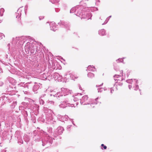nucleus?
Returning <instances> with one entry per match:
<instances>
[{
    "label": "nucleus",
    "instance_id": "obj_5",
    "mask_svg": "<svg viewBox=\"0 0 152 152\" xmlns=\"http://www.w3.org/2000/svg\"><path fill=\"white\" fill-rule=\"evenodd\" d=\"M53 139L55 140L54 138H52L49 136L45 137L44 139L42 140V146H44L48 143L50 145L52 144Z\"/></svg>",
    "mask_w": 152,
    "mask_h": 152
},
{
    "label": "nucleus",
    "instance_id": "obj_50",
    "mask_svg": "<svg viewBox=\"0 0 152 152\" xmlns=\"http://www.w3.org/2000/svg\"><path fill=\"white\" fill-rule=\"evenodd\" d=\"M118 61H120V62H123L124 61V60H123V59L122 58H119L118 60Z\"/></svg>",
    "mask_w": 152,
    "mask_h": 152
},
{
    "label": "nucleus",
    "instance_id": "obj_55",
    "mask_svg": "<svg viewBox=\"0 0 152 152\" xmlns=\"http://www.w3.org/2000/svg\"><path fill=\"white\" fill-rule=\"evenodd\" d=\"M45 95V94H42L41 95V97L39 98H41L43 99V98L44 97V96Z\"/></svg>",
    "mask_w": 152,
    "mask_h": 152
},
{
    "label": "nucleus",
    "instance_id": "obj_6",
    "mask_svg": "<svg viewBox=\"0 0 152 152\" xmlns=\"http://www.w3.org/2000/svg\"><path fill=\"white\" fill-rule=\"evenodd\" d=\"M32 83V82H28L26 83H24L21 82L18 84V85L20 87H21V89L22 90L24 89H29L31 88L32 87V85H30Z\"/></svg>",
    "mask_w": 152,
    "mask_h": 152
},
{
    "label": "nucleus",
    "instance_id": "obj_45",
    "mask_svg": "<svg viewBox=\"0 0 152 152\" xmlns=\"http://www.w3.org/2000/svg\"><path fill=\"white\" fill-rule=\"evenodd\" d=\"M121 76L119 75H115L114 76V78H119L120 77H121Z\"/></svg>",
    "mask_w": 152,
    "mask_h": 152
},
{
    "label": "nucleus",
    "instance_id": "obj_26",
    "mask_svg": "<svg viewBox=\"0 0 152 152\" xmlns=\"http://www.w3.org/2000/svg\"><path fill=\"white\" fill-rule=\"evenodd\" d=\"M23 138L25 142H28L30 140L29 137L27 135H25L24 136Z\"/></svg>",
    "mask_w": 152,
    "mask_h": 152
},
{
    "label": "nucleus",
    "instance_id": "obj_13",
    "mask_svg": "<svg viewBox=\"0 0 152 152\" xmlns=\"http://www.w3.org/2000/svg\"><path fill=\"white\" fill-rule=\"evenodd\" d=\"M92 16V14L91 12H88V13H84L82 14L81 16V19H86L88 20L90 19H91V18Z\"/></svg>",
    "mask_w": 152,
    "mask_h": 152
},
{
    "label": "nucleus",
    "instance_id": "obj_49",
    "mask_svg": "<svg viewBox=\"0 0 152 152\" xmlns=\"http://www.w3.org/2000/svg\"><path fill=\"white\" fill-rule=\"evenodd\" d=\"M44 18V16H40L39 17V19L40 20H41Z\"/></svg>",
    "mask_w": 152,
    "mask_h": 152
},
{
    "label": "nucleus",
    "instance_id": "obj_54",
    "mask_svg": "<svg viewBox=\"0 0 152 152\" xmlns=\"http://www.w3.org/2000/svg\"><path fill=\"white\" fill-rule=\"evenodd\" d=\"M96 4H98V2L99 3L100 2V1L99 0H96Z\"/></svg>",
    "mask_w": 152,
    "mask_h": 152
},
{
    "label": "nucleus",
    "instance_id": "obj_59",
    "mask_svg": "<svg viewBox=\"0 0 152 152\" xmlns=\"http://www.w3.org/2000/svg\"><path fill=\"white\" fill-rule=\"evenodd\" d=\"M78 86H79V89L80 90H82V88H81L80 85H79Z\"/></svg>",
    "mask_w": 152,
    "mask_h": 152
},
{
    "label": "nucleus",
    "instance_id": "obj_60",
    "mask_svg": "<svg viewBox=\"0 0 152 152\" xmlns=\"http://www.w3.org/2000/svg\"><path fill=\"white\" fill-rule=\"evenodd\" d=\"M114 91V90L113 89H112L111 88V90H110V93L112 94L113 93V92Z\"/></svg>",
    "mask_w": 152,
    "mask_h": 152
},
{
    "label": "nucleus",
    "instance_id": "obj_38",
    "mask_svg": "<svg viewBox=\"0 0 152 152\" xmlns=\"http://www.w3.org/2000/svg\"><path fill=\"white\" fill-rule=\"evenodd\" d=\"M4 35L1 33H0V40L4 37Z\"/></svg>",
    "mask_w": 152,
    "mask_h": 152
},
{
    "label": "nucleus",
    "instance_id": "obj_20",
    "mask_svg": "<svg viewBox=\"0 0 152 152\" xmlns=\"http://www.w3.org/2000/svg\"><path fill=\"white\" fill-rule=\"evenodd\" d=\"M99 34L101 36H103L106 35V31L104 29L99 31Z\"/></svg>",
    "mask_w": 152,
    "mask_h": 152
},
{
    "label": "nucleus",
    "instance_id": "obj_23",
    "mask_svg": "<svg viewBox=\"0 0 152 152\" xmlns=\"http://www.w3.org/2000/svg\"><path fill=\"white\" fill-rule=\"evenodd\" d=\"M39 106L37 104H34L33 106V109L34 111H38L39 110Z\"/></svg>",
    "mask_w": 152,
    "mask_h": 152
},
{
    "label": "nucleus",
    "instance_id": "obj_47",
    "mask_svg": "<svg viewBox=\"0 0 152 152\" xmlns=\"http://www.w3.org/2000/svg\"><path fill=\"white\" fill-rule=\"evenodd\" d=\"M101 146L102 147H103V148H104V149H106L107 147V146L105 145H104V144H102L101 145Z\"/></svg>",
    "mask_w": 152,
    "mask_h": 152
},
{
    "label": "nucleus",
    "instance_id": "obj_52",
    "mask_svg": "<svg viewBox=\"0 0 152 152\" xmlns=\"http://www.w3.org/2000/svg\"><path fill=\"white\" fill-rule=\"evenodd\" d=\"M41 133H43L44 135H46L47 134V133L43 131H42L41 132Z\"/></svg>",
    "mask_w": 152,
    "mask_h": 152
},
{
    "label": "nucleus",
    "instance_id": "obj_22",
    "mask_svg": "<svg viewBox=\"0 0 152 152\" xmlns=\"http://www.w3.org/2000/svg\"><path fill=\"white\" fill-rule=\"evenodd\" d=\"M66 76L67 77H65V78L69 79V77L70 79H71L72 80H74V78H76L74 76L72 75H71L70 74H66Z\"/></svg>",
    "mask_w": 152,
    "mask_h": 152
},
{
    "label": "nucleus",
    "instance_id": "obj_64",
    "mask_svg": "<svg viewBox=\"0 0 152 152\" xmlns=\"http://www.w3.org/2000/svg\"><path fill=\"white\" fill-rule=\"evenodd\" d=\"M61 59H62V60H64V61H65V60H64V59H63L62 57H61Z\"/></svg>",
    "mask_w": 152,
    "mask_h": 152
},
{
    "label": "nucleus",
    "instance_id": "obj_9",
    "mask_svg": "<svg viewBox=\"0 0 152 152\" xmlns=\"http://www.w3.org/2000/svg\"><path fill=\"white\" fill-rule=\"evenodd\" d=\"M64 130V129L61 126L58 127L53 133L54 137L55 138H56L58 135L61 134Z\"/></svg>",
    "mask_w": 152,
    "mask_h": 152
},
{
    "label": "nucleus",
    "instance_id": "obj_2",
    "mask_svg": "<svg viewBox=\"0 0 152 152\" xmlns=\"http://www.w3.org/2000/svg\"><path fill=\"white\" fill-rule=\"evenodd\" d=\"M63 99L64 101L61 102V104L59 105L60 107L63 108H65L67 107H75L77 106L78 103V102L75 103H76V106H75V104L74 103H71L70 100L68 98H64V99Z\"/></svg>",
    "mask_w": 152,
    "mask_h": 152
},
{
    "label": "nucleus",
    "instance_id": "obj_27",
    "mask_svg": "<svg viewBox=\"0 0 152 152\" xmlns=\"http://www.w3.org/2000/svg\"><path fill=\"white\" fill-rule=\"evenodd\" d=\"M39 102L40 105H44L45 104V102L44 101V99L41 98H39Z\"/></svg>",
    "mask_w": 152,
    "mask_h": 152
},
{
    "label": "nucleus",
    "instance_id": "obj_61",
    "mask_svg": "<svg viewBox=\"0 0 152 152\" xmlns=\"http://www.w3.org/2000/svg\"><path fill=\"white\" fill-rule=\"evenodd\" d=\"M3 84V83L1 82L0 81V86H2Z\"/></svg>",
    "mask_w": 152,
    "mask_h": 152
},
{
    "label": "nucleus",
    "instance_id": "obj_16",
    "mask_svg": "<svg viewBox=\"0 0 152 152\" xmlns=\"http://www.w3.org/2000/svg\"><path fill=\"white\" fill-rule=\"evenodd\" d=\"M56 23L54 22H52L50 24V30L55 31L57 30V27Z\"/></svg>",
    "mask_w": 152,
    "mask_h": 152
},
{
    "label": "nucleus",
    "instance_id": "obj_28",
    "mask_svg": "<svg viewBox=\"0 0 152 152\" xmlns=\"http://www.w3.org/2000/svg\"><path fill=\"white\" fill-rule=\"evenodd\" d=\"M28 89H24L22 90L25 94L27 95H30V93Z\"/></svg>",
    "mask_w": 152,
    "mask_h": 152
},
{
    "label": "nucleus",
    "instance_id": "obj_12",
    "mask_svg": "<svg viewBox=\"0 0 152 152\" xmlns=\"http://www.w3.org/2000/svg\"><path fill=\"white\" fill-rule=\"evenodd\" d=\"M30 53L31 54L36 53L38 50V47L35 45H33L32 44L30 45Z\"/></svg>",
    "mask_w": 152,
    "mask_h": 152
},
{
    "label": "nucleus",
    "instance_id": "obj_29",
    "mask_svg": "<svg viewBox=\"0 0 152 152\" xmlns=\"http://www.w3.org/2000/svg\"><path fill=\"white\" fill-rule=\"evenodd\" d=\"M24 37L23 36H22L21 37H16L15 39V40L16 41H18L19 40L22 41V39H24Z\"/></svg>",
    "mask_w": 152,
    "mask_h": 152
},
{
    "label": "nucleus",
    "instance_id": "obj_63",
    "mask_svg": "<svg viewBox=\"0 0 152 152\" xmlns=\"http://www.w3.org/2000/svg\"><path fill=\"white\" fill-rule=\"evenodd\" d=\"M0 152H4V151L3 150H0Z\"/></svg>",
    "mask_w": 152,
    "mask_h": 152
},
{
    "label": "nucleus",
    "instance_id": "obj_25",
    "mask_svg": "<svg viewBox=\"0 0 152 152\" xmlns=\"http://www.w3.org/2000/svg\"><path fill=\"white\" fill-rule=\"evenodd\" d=\"M59 75V74L58 73H55L53 75V77L54 78L55 80H56L58 79Z\"/></svg>",
    "mask_w": 152,
    "mask_h": 152
},
{
    "label": "nucleus",
    "instance_id": "obj_62",
    "mask_svg": "<svg viewBox=\"0 0 152 152\" xmlns=\"http://www.w3.org/2000/svg\"><path fill=\"white\" fill-rule=\"evenodd\" d=\"M70 127H71V126L69 125V126H67V129H70Z\"/></svg>",
    "mask_w": 152,
    "mask_h": 152
},
{
    "label": "nucleus",
    "instance_id": "obj_42",
    "mask_svg": "<svg viewBox=\"0 0 152 152\" xmlns=\"http://www.w3.org/2000/svg\"><path fill=\"white\" fill-rule=\"evenodd\" d=\"M21 104L23 106H26L27 105V103L23 102H22Z\"/></svg>",
    "mask_w": 152,
    "mask_h": 152
},
{
    "label": "nucleus",
    "instance_id": "obj_21",
    "mask_svg": "<svg viewBox=\"0 0 152 152\" xmlns=\"http://www.w3.org/2000/svg\"><path fill=\"white\" fill-rule=\"evenodd\" d=\"M87 69L89 71L94 72L96 70L95 67L93 66L89 65L87 67Z\"/></svg>",
    "mask_w": 152,
    "mask_h": 152
},
{
    "label": "nucleus",
    "instance_id": "obj_8",
    "mask_svg": "<svg viewBox=\"0 0 152 152\" xmlns=\"http://www.w3.org/2000/svg\"><path fill=\"white\" fill-rule=\"evenodd\" d=\"M126 82L132 84L134 83L135 84V86H133L134 90L137 91L139 89V86L137 85L138 83V80H137L135 79H134L133 80L132 79H129L126 80Z\"/></svg>",
    "mask_w": 152,
    "mask_h": 152
},
{
    "label": "nucleus",
    "instance_id": "obj_15",
    "mask_svg": "<svg viewBox=\"0 0 152 152\" xmlns=\"http://www.w3.org/2000/svg\"><path fill=\"white\" fill-rule=\"evenodd\" d=\"M34 136L33 137V140L35 142H38L40 141L41 139V136L39 135H37L36 131L34 132Z\"/></svg>",
    "mask_w": 152,
    "mask_h": 152
},
{
    "label": "nucleus",
    "instance_id": "obj_11",
    "mask_svg": "<svg viewBox=\"0 0 152 152\" xmlns=\"http://www.w3.org/2000/svg\"><path fill=\"white\" fill-rule=\"evenodd\" d=\"M58 24L61 27H64L67 30L69 29V24L63 20H60V21L58 23Z\"/></svg>",
    "mask_w": 152,
    "mask_h": 152
},
{
    "label": "nucleus",
    "instance_id": "obj_30",
    "mask_svg": "<svg viewBox=\"0 0 152 152\" xmlns=\"http://www.w3.org/2000/svg\"><path fill=\"white\" fill-rule=\"evenodd\" d=\"M51 63H52V65L50 64V63L49 62V64H50V65L49 66V67L50 68H52L53 69H55V64L52 61H51Z\"/></svg>",
    "mask_w": 152,
    "mask_h": 152
},
{
    "label": "nucleus",
    "instance_id": "obj_58",
    "mask_svg": "<svg viewBox=\"0 0 152 152\" xmlns=\"http://www.w3.org/2000/svg\"><path fill=\"white\" fill-rule=\"evenodd\" d=\"M103 83H102V84H101V85H98V86H97V85H96V87H100V86H102V85H103Z\"/></svg>",
    "mask_w": 152,
    "mask_h": 152
},
{
    "label": "nucleus",
    "instance_id": "obj_4",
    "mask_svg": "<svg viewBox=\"0 0 152 152\" xmlns=\"http://www.w3.org/2000/svg\"><path fill=\"white\" fill-rule=\"evenodd\" d=\"M44 106L43 110L45 113L46 120L48 121H52L53 119L52 111L48 107H45V105Z\"/></svg>",
    "mask_w": 152,
    "mask_h": 152
},
{
    "label": "nucleus",
    "instance_id": "obj_3",
    "mask_svg": "<svg viewBox=\"0 0 152 152\" xmlns=\"http://www.w3.org/2000/svg\"><path fill=\"white\" fill-rule=\"evenodd\" d=\"M88 98V97L87 95H85L83 96L80 99V103L81 104L83 105H86L87 104H90L91 106L94 107V105L97 104L98 102L97 100L98 99V97H97L94 99H91V103L87 102Z\"/></svg>",
    "mask_w": 152,
    "mask_h": 152
},
{
    "label": "nucleus",
    "instance_id": "obj_19",
    "mask_svg": "<svg viewBox=\"0 0 152 152\" xmlns=\"http://www.w3.org/2000/svg\"><path fill=\"white\" fill-rule=\"evenodd\" d=\"M29 44H30V43H29L28 42H27L26 44L27 45H25V51L27 54H28L29 52H30V45L28 46Z\"/></svg>",
    "mask_w": 152,
    "mask_h": 152
},
{
    "label": "nucleus",
    "instance_id": "obj_33",
    "mask_svg": "<svg viewBox=\"0 0 152 152\" xmlns=\"http://www.w3.org/2000/svg\"><path fill=\"white\" fill-rule=\"evenodd\" d=\"M63 116L58 115L57 119L58 120L62 121V119H63Z\"/></svg>",
    "mask_w": 152,
    "mask_h": 152
},
{
    "label": "nucleus",
    "instance_id": "obj_56",
    "mask_svg": "<svg viewBox=\"0 0 152 152\" xmlns=\"http://www.w3.org/2000/svg\"><path fill=\"white\" fill-rule=\"evenodd\" d=\"M27 5H26L25 7V11L26 12V10H27Z\"/></svg>",
    "mask_w": 152,
    "mask_h": 152
},
{
    "label": "nucleus",
    "instance_id": "obj_51",
    "mask_svg": "<svg viewBox=\"0 0 152 152\" xmlns=\"http://www.w3.org/2000/svg\"><path fill=\"white\" fill-rule=\"evenodd\" d=\"M60 10L58 8H55V11L56 12H58Z\"/></svg>",
    "mask_w": 152,
    "mask_h": 152
},
{
    "label": "nucleus",
    "instance_id": "obj_36",
    "mask_svg": "<svg viewBox=\"0 0 152 152\" xmlns=\"http://www.w3.org/2000/svg\"><path fill=\"white\" fill-rule=\"evenodd\" d=\"M59 0H50V1L53 4L57 3L59 1Z\"/></svg>",
    "mask_w": 152,
    "mask_h": 152
},
{
    "label": "nucleus",
    "instance_id": "obj_48",
    "mask_svg": "<svg viewBox=\"0 0 152 152\" xmlns=\"http://www.w3.org/2000/svg\"><path fill=\"white\" fill-rule=\"evenodd\" d=\"M52 121L53 122H51L52 123V125L54 126V125L56 124V122L53 121Z\"/></svg>",
    "mask_w": 152,
    "mask_h": 152
},
{
    "label": "nucleus",
    "instance_id": "obj_46",
    "mask_svg": "<svg viewBox=\"0 0 152 152\" xmlns=\"http://www.w3.org/2000/svg\"><path fill=\"white\" fill-rule=\"evenodd\" d=\"M114 80H115V81H116V80H117V81H122L123 80V79L122 78V77H121V78H119V79H115V78L114 79Z\"/></svg>",
    "mask_w": 152,
    "mask_h": 152
},
{
    "label": "nucleus",
    "instance_id": "obj_18",
    "mask_svg": "<svg viewBox=\"0 0 152 152\" xmlns=\"http://www.w3.org/2000/svg\"><path fill=\"white\" fill-rule=\"evenodd\" d=\"M21 11L22 10L21 8H20L18 9L17 12L15 13V15L17 18H19L20 17L21 15Z\"/></svg>",
    "mask_w": 152,
    "mask_h": 152
},
{
    "label": "nucleus",
    "instance_id": "obj_43",
    "mask_svg": "<svg viewBox=\"0 0 152 152\" xmlns=\"http://www.w3.org/2000/svg\"><path fill=\"white\" fill-rule=\"evenodd\" d=\"M18 142L19 143H20V145L21 144H23V141L22 140H18Z\"/></svg>",
    "mask_w": 152,
    "mask_h": 152
},
{
    "label": "nucleus",
    "instance_id": "obj_37",
    "mask_svg": "<svg viewBox=\"0 0 152 152\" xmlns=\"http://www.w3.org/2000/svg\"><path fill=\"white\" fill-rule=\"evenodd\" d=\"M48 131L50 133H52V128L50 127H48L47 128Z\"/></svg>",
    "mask_w": 152,
    "mask_h": 152
},
{
    "label": "nucleus",
    "instance_id": "obj_31",
    "mask_svg": "<svg viewBox=\"0 0 152 152\" xmlns=\"http://www.w3.org/2000/svg\"><path fill=\"white\" fill-rule=\"evenodd\" d=\"M87 75L88 77L91 78H92L94 76V74L91 72L88 73L87 74Z\"/></svg>",
    "mask_w": 152,
    "mask_h": 152
},
{
    "label": "nucleus",
    "instance_id": "obj_14",
    "mask_svg": "<svg viewBox=\"0 0 152 152\" xmlns=\"http://www.w3.org/2000/svg\"><path fill=\"white\" fill-rule=\"evenodd\" d=\"M50 74L49 72L47 73H44L40 75V77L42 80H45L48 79L49 80L48 78L50 77Z\"/></svg>",
    "mask_w": 152,
    "mask_h": 152
},
{
    "label": "nucleus",
    "instance_id": "obj_53",
    "mask_svg": "<svg viewBox=\"0 0 152 152\" xmlns=\"http://www.w3.org/2000/svg\"><path fill=\"white\" fill-rule=\"evenodd\" d=\"M118 85L119 86H122L123 85V83H121V82H119V83H118Z\"/></svg>",
    "mask_w": 152,
    "mask_h": 152
},
{
    "label": "nucleus",
    "instance_id": "obj_24",
    "mask_svg": "<svg viewBox=\"0 0 152 152\" xmlns=\"http://www.w3.org/2000/svg\"><path fill=\"white\" fill-rule=\"evenodd\" d=\"M80 7L81 8V9H84V10H83V11H79L78 12H79V13L80 14H80H78V15H77V16H79L81 18V16H82V14H84V12H85V11L86 10L84 8H81V6H80Z\"/></svg>",
    "mask_w": 152,
    "mask_h": 152
},
{
    "label": "nucleus",
    "instance_id": "obj_34",
    "mask_svg": "<svg viewBox=\"0 0 152 152\" xmlns=\"http://www.w3.org/2000/svg\"><path fill=\"white\" fill-rule=\"evenodd\" d=\"M4 9L1 8L0 9V13L1 16H2L3 15V13L4 12Z\"/></svg>",
    "mask_w": 152,
    "mask_h": 152
},
{
    "label": "nucleus",
    "instance_id": "obj_57",
    "mask_svg": "<svg viewBox=\"0 0 152 152\" xmlns=\"http://www.w3.org/2000/svg\"><path fill=\"white\" fill-rule=\"evenodd\" d=\"M128 87H129V89H131V88L132 87V86L130 85H129L128 86Z\"/></svg>",
    "mask_w": 152,
    "mask_h": 152
},
{
    "label": "nucleus",
    "instance_id": "obj_41",
    "mask_svg": "<svg viewBox=\"0 0 152 152\" xmlns=\"http://www.w3.org/2000/svg\"><path fill=\"white\" fill-rule=\"evenodd\" d=\"M48 103H49L50 104H51L52 105H54V102L53 101H49L48 102Z\"/></svg>",
    "mask_w": 152,
    "mask_h": 152
},
{
    "label": "nucleus",
    "instance_id": "obj_44",
    "mask_svg": "<svg viewBox=\"0 0 152 152\" xmlns=\"http://www.w3.org/2000/svg\"><path fill=\"white\" fill-rule=\"evenodd\" d=\"M103 90V88H99L98 89V92H101Z\"/></svg>",
    "mask_w": 152,
    "mask_h": 152
},
{
    "label": "nucleus",
    "instance_id": "obj_35",
    "mask_svg": "<svg viewBox=\"0 0 152 152\" xmlns=\"http://www.w3.org/2000/svg\"><path fill=\"white\" fill-rule=\"evenodd\" d=\"M23 113L24 115V117H26L28 116L27 111L26 110H24L23 111Z\"/></svg>",
    "mask_w": 152,
    "mask_h": 152
},
{
    "label": "nucleus",
    "instance_id": "obj_7",
    "mask_svg": "<svg viewBox=\"0 0 152 152\" xmlns=\"http://www.w3.org/2000/svg\"><path fill=\"white\" fill-rule=\"evenodd\" d=\"M32 85V86H33V90L35 93L37 94L38 93V90L40 88L42 87V85L40 83H38L36 82H33L32 83L30 84V85Z\"/></svg>",
    "mask_w": 152,
    "mask_h": 152
},
{
    "label": "nucleus",
    "instance_id": "obj_17",
    "mask_svg": "<svg viewBox=\"0 0 152 152\" xmlns=\"http://www.w3.org/2000/svg\"><path fill=\"white\" fill-rule=\"evenodd\" d=\"M82 95V94L81 93H78L77 94L75 95V96H72V97L73 98L74 102L75 103V102H76L79 100V99H81L80 97H79L78 96H81Z\"/></svg>",
    "mask_w": 152,
    "mask_h": 152
},
{
    "label": "nucleus",
    "instance_id": "obj_40",
    "mask_svg": "<svg viewBox=\"0 0 152 152\" xmlns=\"http://www.w3.org/2000/svg\"><path fill=\"white\" fill-rule=\"evenodd\" d=\"M62 78V76L61 75H59V76H58V79H57V80L58 81H59L61 80Z\"/></svg>",
    "mask_w": 152,
    "mask_h": 152
},
{
    "label": "nucleus",
    "instance_id": "obj_1",
    "mask_svg": "<svg viewBox=\"0 0 152 152\" xmlns=\"http://www.w3.org/2000/svg\"><path fill=\"white\" fill-rule=\"evenodd\" d=\"M72 91L69 90L67 88H61V92L57 93L56 94L53 95L54 97H56L59 100L61 99H64L65 98V96L68 95L69 94H71Z\"/></svg>",
    "mask_w": 152,
    "mask_h": 152
},
{
    "label": "nucleus",
    "instance_id": "obj_10",
    "mask_svg": "<svg viewBox=\"0 0 152 152\" xmlns=\"http://www.w3.org/2000/svg\"><path fill=\"white\" fill-rule=\"evenodd\" d=\"M84 10L83 9H81L80 7V6L78 7H75L72 8L70 10V13H73L74 12H77V15H78V14L80 15L79 13V11H82L83 10Z\"/></svg>",
    "mask_w": 152,
    "mask_h": 152
},
{
    "label": "nucleus",
    "instance_id": "obj_39",
    "mask_svg": "<svg viewBox=\"0 0 152 152\" xmlns=\"http://www.w3.org/2000/svg\"><path fill=\"white\" fill-rule=\"evenodd\" d=\"M109 20V18H107L105 20L104 22V23L102 24V25H104V24H106L107 23V22Z\"/></svg>",
    "mask_w": 152,
    "mask_h": 152
},
{
    "label": "nucleus",
    "instance_id": "obj_32",
    "mask_svg": "<svg viewBox=\"0 0 152 152\" xmlns=\"http://www.w3.org/2000/svg\"><path fill=\"white\" fill-rule=\"evenodd\" d=\"M68 118V116L67 115L63 116V119H62V121L67 120Z\"/></svg>",
    "mask_w": 152,
    "mask_h": 152
}]
</instances>
